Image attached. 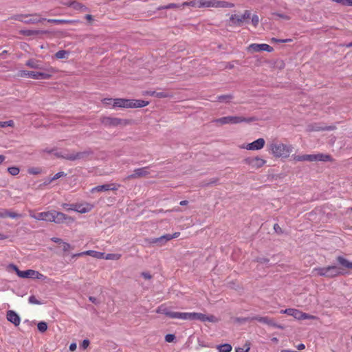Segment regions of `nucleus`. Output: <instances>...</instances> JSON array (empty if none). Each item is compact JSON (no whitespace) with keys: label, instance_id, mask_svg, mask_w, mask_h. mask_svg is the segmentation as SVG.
<instances>
[{"label":"nucleus","instance_id":"obj_64","mask_svg":"<svg viewBox=\"0 0 352 352\" xmlns=\"http://www.w3.org/2000/svg\"><path fill=\"white\" fill-rule=\"evenodd\" d=\"M89 300L91 302H94V303H96V302H97V300H96V298L95 297H94V296H90V297L89 298Z\"/></svg>","mask_w":352,"mask_h":352},{"label":"nucleus","instance_id":"obj_44","mask_svg":"<svg viewBox=\"0 0 352 352\" xmlns=\"http://www.w3.org/2000/svg\"><path fill=\"white\" fill-rule=\"evenodd\" d=\"M316 317L314 316L309 315L308 314L301 312L300 320H305V319L314 320V319H316Z\"/></svg>","mask_w":352,"mask_h":352},{"label":"nucleus","instance_id":"obj_31","mask_svg":"<svg viewBox=\"0 0 352 352\" xmlns=\"http://www.w3.org/2000/svg\"><path fill=\"white\" fill-rule=\"evenodd\" d=\"M70 6H72L75 10H80V11H86L87 10V8L84 6L83 4L77 2V1H73L69 4Z\"/></svg>","mask_w":352,"mask_h":352},{"label":"nucleus","instance_id":"obj_7","mask_svg":"<svg viewBox=\"0 0 352 352\" xmlns=\"http://www.w3.org/2000/svg\"><path fill=\"white\" fill-rule=\"evenodd\" d=\"M250 16L251 13L249 10H245L241 15L232 14L227 22V25L230 27H240L247 19L250 18Z\"/></svg>","mask_w":352,"mask_h":352},{"label":"nucleus","instance_id":"obj_12","mask_svg":"<svg viewBox=\"0 0 352 352\" xmlns=\"http://www.w3.org/2000/svg\"><path fill=\"white\" fill-rule=\"evenodd\" d=\"M91 154V151H85L82 152H73L70 153H66L64 155H59L56 154V155L59 157H62L63 159L70 160V161H75L78 160L84 159L87 157H88L89 155Z\"/></svg>","mask_w":352,"mask_h":352},{"label":"nucleus","instance_id":"obj_49","mask_svg":"<svg viewBox=\"0 0 352 352\" xmlns=\"http://www.w3.org/2000/svg\"><path fill=\"white\" fill-rule=\"evenodd\" d=\"M60 245L64 252H67L72 249L71 245L69 243L64 242V241H63V243H61Z\"/></svg>","mask_w":352,"mask_h":352},{"label":"nucleus","instance_id":"obj_57","mask_svg":"<svg viewBox=\"0 0 352 352\" xmlns=\"http://www.w3.org/2000/svg\"><path fill=\"white\" fill-rule=\"evenodd\" d=\"M141 276L145 278V279H148V280H150L151 278H152V276L148 273V272H142L141 274Z\"/></svg>","mask_w":352,"mask_h":352},{"label":"nucleus","instance_id":"obj_40","mask_svg":"<svg viewBox=\"0 0 352 352\" xmlns=\"http://www.w3.org/2000/svg\"><path fill=\"white\" fill-rule=\"evenodd\" d=\"M344 6H352V0H331Z\"/></svg>","mask_w":352,"mask_h":352},{"label":"nucleus","instance_id":"obj_29","mask_svg":"<svg viewBox=\"0 0 352 352\" xmlns=\"http://www.w3.org/2000/svg\"><path fill=\"white\" fill-rule=\"evenodd\" d=\"M337 261L343 267L348 268V269H352V262H350L345 258H344L342 256H338L337 258Z\"/></svg>","mask_w":352,"mask_h":352},{"label":"nucleus","instance_id":"obj_16","mask_svg":"<svg viewBox=\"0 0 352 352\" xmlns=\"http://www.w3.org/2000/svg\"><path fill=\"white\" fill-rule=\"evenodd\" d=\"M265 141L263 138H258L256 140L241 146L242 148H245L250 151H258L263 148L265 146Z\"/></svg>","mask_w":352,"mask_h":352},{"label":"nucleus","instance_id":"obj_42","mask_svg":"<svg viewBox=\"0 0 352 352\" xmlns=\"http://www.w3.org/2000/svg\"><path fill=\"white\" fill-rule=\"evenodd\" d=\"M14 126V122L13 120L0 122V127H2V128L6 127V126L13 127Z\"/></svg>","mask_w":352,"mask_h":352},{"label":"nucleus","instance_id":"obj_1","mask_svg":"<svg viewBox=\"0 0 352 352\" xmlns=\"http://www.w3.org/2000/svg\"><path fill=\"white\" fill-rule=\"evenodd\" d=\"M156 312L166 315L170 318L181 319L184 320H198L202 322H209L212 323H216L219 321V320L214 315H206L201 313L195 312L188 313L172 311L169 309V308L164 305L160 306L157 309Z\"/></svg>","mask_w":352,"mask_h":352},{"label":"nucleus","instance_id":"obj_35","mask_svg":"<svg viewBox=\"0 0 352 352\" xmlns=\"http://www.w3.org/2000/svg\"><path fill=\"white\" fill-rule=\"evenodd\" d=\"M89 256H91L94 258H96L98 259L104 258V253L100 252H97L94 250H89Z\"/></svg>","mask_w":352,"mask_h":352},{"label":"nucleus","instance_id":"obj_28","mask_svg":"<svg viewBox=\"0 0 352 352\" xmlns=\"http://www.w3.org/2000/svg\"><path fill=\"white\" fill-rule=\"evenodd\" d=\"M146 94L151 96H155V97H157L159 98H169V97L172 96L171 94H170L169 93L166 92V91L157 92V91H146Z\"/></svg>","mask_w":352,"mask_h":352},{"label":"nucleus","instance_id":"obj_32","mask_svg":"<svg viewBox=\"0 0 352 352\" xmlns=\"http://www.w3.org/2000/svg\"><path fill=\"white\" fill-rule=\"evenodd\" d=\"M217 348L219 352H230L232 349V346L228 343L218 345Z\"/></svg>","mask_w":352,"mask_h":352},{"label":"nucleus","instance_id":"obj_5","mask_svg":"<svg viewBox=\"0 0 352 352\" xmlns=\"http://www.w3.org/2000/svg\"><path fill=\"white\" fill-rule=\"evenodd\" d=\"M149 104L148 101L143 100H132L117 98L113 101V107L122 108H139L147 106Z\"/></svg>","mask_w":352,"mask_h":352},{"label":"nucleus","instance_id":"obj_26","mask_svg":"<svg viewBox=\"0 0 352 352\" xmlns=\"http://www.w3.org/2000/svg\"><path fill=\"white\" fill-rule=\"evenodd\" d=\"M301 312V311L296 309H286L280 311L281 314H286L298 320H300Z\"/></svg>","mask_w":352,"mask_h":352},{"label":"nucleus","instance_id":"obj_34","mask_svg":"<svg viewBox=\"0 0 352 352\" xmlns=\"http://www.w3.org/2000/svg\"><path fill=\"white\" fill-rule=\"evenodd\" d=\"M4 214H5V218L10 217L12 219H16V218H19L21 217V214L16 213L14 212L9 211L6 209H4Z\"/></svg>","mask_w":352,"mask_h":352},{"label":"nucleus","instance_id":"obj_60","mask_svg":"<svg viewBox=\"0 0 352 352\" xmlns=\"http://www.w3.org/2000/svg\"><path fill=\"white\" fill-rule=\"evenodd\" d=\"M76 343H72L70 345H69V350L71 351H74L76 349Z\"/></svg>","mask_w":352,"mask_h":352},{"label":"nucleus","instance_id":"obj_14","mask_svg":"<svg viewBox=\"0 0 352 352\" xmlns=\"http://www.w3.org/2000/svg\"><path fill=\"white\" fill-rule=\"evenodd\" d=\"M148 169V166L135 168L133 171V173L128 175L126 178H124V180H130L146 177L149 174Z\"/></svg>","mask_w":352,"mask_h":352},{"label":"nucleus","instance_id":"obj_43","mask_svg":"<svg viewBox=\"0 0 352 352\" xmlns=\"http://www.w3.org/2000/svg\"><path fill=\"white\" fill-rule=\"evenodd\" d=\"M182 4L169 3L166 6L162 7V9H172V8H179L182 7Z\"/></svg>","mask_w":352,"mask_h":352},{"label":"nucleus","instance_id":"obj_37","mask_svg":"<svg viewBox=\"0 0 352 352\" xmlns=\"http://www.w3.org/2000/svg\"><path fill=\"white\" fill-rule=\"evenodd\" d=\"M68 54H69V52L67 51L59 50L56 53L55 56L58 59H63V58H65L67 57V55H68Z\"/></svg>","mask_w":352,"mask_h":352},{"label":"nucleus","instance_id":"obj_36","mask_svg":"<svg viewBox=\"0 0 352 352\" xmlns=\"http://www.w3.org/2000/svg\"><path fill=\"white\" fill-rule=\"evenodd\" d=\"M47 22L49 23H54L56 24H69L71 23L70 20H65V19H47Z\"/></svg>","mask_w":352,"mask_h":352},{"label":"nucleus","instance_id":"obj_45","mask_svg":"<svg viewBox=\"0 0 352 352\" xmlns=\"http://www.w3.org/2000/svg\"><path fill=\"white\" fill-rule=\"evenodd\" d=\"M66 175H67V174H66V173H64V172H63V171L58 172V173H56V174L54 175V177H52V178L50 179V181H54V180H56V179H59V178H60V177H65V176H66Z\"/></svg>","mask_w":352,"mask_h":352},{"label":"nucleus","instance_id":"obj_18","mask_svg":"<svg viewBox=\"0 0 352 352\" xmlns=\"http://www.w3.org/2000/svg\"><path fill=\"white\" fill-rule=\"evenodd\" d=\"M248 50L250 52H261V51H265L268 52H272L274 49L270 45L262 43V44H257V43H252L249 45Z\"/></svg>","mask_w":352,"mask_h":352},{"label":"nucleus","instance_id":"obj_10","mask_svg":"<svg viewBox=\"0 0 352 352\" xmlns=\"http://www.w3.org/2000/svg\"><path fill=\"white\" fill-rule=\"evenodd\" d=\"M100 122L104 126L107 127L117 126L119 125H126L129 123V122L126 120L109 116L102 117L100 118Z\"/></svg>","mask_w":352,"mask_h":352},{"label":"nucleus","instance_id":"obj_2","mask_svg":"<svg viewBox=\"0 0 352 352\" xmlns=\"http://www.w3.org/2000/svg\"><path fill=\"white\" fill-rule=\"evenodd\" d=\"M30 216L37 221H45L58 224L63 223L65 221H74V219L71 217L56 210L42 212L36 214L30 212Z\"/></svg>","mask_w":352,"mask_h":352},{"label":"nucleus","instance_id":"obj_61","mask_svg":"<svg viewBox=\"0 0 352 352\" xmlns=\"http://www.w3.org/2000/svg\"><path fill=\"white\" fill-rule=\"evenodd\" d=\"M298 350H303L305 348V345L302 343L299 344L296 346Z\"/></svg>","mask_w":352,"mask_h":352},{"label":"nucleus","instance_id":"obj_50","mask_svg":"<svg viewBox=\"0 0 352 352\" xmlns=\"http://www.w3.org/2000/svg\"><path fill=\"white\" fill-rule=\"evenodd\" d=\"M256 261L261 264H267L269 263L270 260L267 258L265 257H257L256 258Z\"/></svg>","mask_w":352,"mask_h":352},{"label":"nucleus","instance_id":"obj_11","mask_svg":"<svg viewBox=\"0 0 352 352\" xmlns=\"http://www.w3.org/2000/svg\"><path fill=\"white\" fill-rule=\"evenodd\" d=\"M243 162L245 164L254 169L260 168L266 163V160L258 156L246 157L243 160Z\"/></svg>","mask_w":352,"mask_h":352},{"label":"nucleus","instance_id":"obj_54","mask_svg":"<svg viewBox=\"0 0 352 352\" xmlns=\"http://www.w3.org/2000/svg\"><path fill=\"white\" fill-rule=\"evenodd\" d=\"M175 338V335L173 334H167L165 336V341L167 342H173Z\"/></svg>","mask_w":352,"mask_h":352},{"label":"nucleus","instance_id":"obj_20","mask_svg":"<svg viewBox=\"0 0 352 352\" xmlns=\"http://www.w3.org/2000/svg\"><path fill=\"white\" fill-rule=\"evenodd\" d=\"M251 320H256L259 322L266 324L269 326L275 327H278L280 329L283 328L281 326L278 325L274 319L270 318L269 317H263V316H254V317L251 318Z\"/></svg>","mask_w":352,"mask_h":352},{"label":"nucleus","instance_id":"obj_13","mask_svg":"<svg viewBox=\"0 0 352 352\" xmlns=\"http://www.w3.org/2000/svg\"><path fill=\"white\" fill-rule=\"evenodd\" d=\"M93 208L94 205L87 202H85L82 204H72L69 209L78 212L79 213L83 214L90 212L93 209Z\"/></svg>","mask_w":352,"mask_h":352},{"label":"nucleus","instance_id":"obj_23","mask_svg":"<svg viewBox=\"0 0 352 352\" xmlns=\"http://www.w3.org/2000/svg\"><path fill=\"white\" fill-rule=\"evenodd\" d=\"M149 243H157L160 246L164 245L168 241V234L157 238L147 239Z\"/></svg>","mask_w":352,"mask_h":352},{"label":"nucleus","instance_id":"obj_15","mask_svg":"<svg viewBox=\"0 0 352 352\" xmlns=\"http://www.w3.org/2000/svg\"><path fill=\"white\" fill-rule=\"evenodd\" d=\"M120 187L118 184L111 183L105 184L100 186H97L91 189V192L94 193L96 192L108 191V190H117Z\"/></svg>","mask_w":352,"mask_h":352},{"label":"nucleus","instance_id":"obj_52","mask_svg":"<svg viewBox=\"0 0 352 352\" xmlns=\"http://www.w3.org/2000/svg\"><path fill=\"white\" fill-rule=\"evenodd\" d=\"M259 23L258 16L256 14H254L252 17V23L254 27H256Z\"/></svg>","mask_w":352,"mask_h":352},{"label":"nucleus","instance_id":"obj_41","mask_svg":"<svg viewBox=\"0 0 352 352\" xmlns=\"http://www.w3.org/2000/svg\"><path fill=\"white\" fill-rule=\"evenodd\" d=\"M37 327L39 331L43 333L47 329V324L45 322H39L37 324Z\"/></svg>","mask_w":352,"mask_h":352},{"label":"nucleus","instance_id":"obj_39","mask_svg":"<svg viewBox=\"0 0 352 352\" xmlns=\"http://www.w3.org/2000/svg\"><path fill=\"white\" fill-rule=\"evenodd\" d=\"M8 171L11 175L16 176L19 173L20 169L17 166H11L8 168Z\"/></svg>","mask_w":352,"mask_h":352},{"label":"nucleus","instance_id":"obj_30","mask_svg":"<svg viewBox=\"0 0 352 352\" xmlns=\"http://www.w3.org/2000/svg\"><path fill=\"white\" fill-rule=\"evenodd\" d=\"M312 273L314 275L324 276L327 275V267H315L312 270Z\"/></svg>","mask_w":352,"mask_h":352},{"label":"nucleus","instance_id":"obj_17","mask_svg":"<svg viewBox=\"0 0 352 352\" xmlns=\"http://www.w3.org/2000/svg\"><path fill=\"white\" fill-rule=\"evenodd\" d=\"M18 276L20 278H31L34 279H42L43 277H44L42 274L33 270H28L25 271L19 272H18Z\"/></svg>","mask_w":352,"mask_h":352},{"label":"nucleus","instance_id":"obj_38","mask_svg":"<svg viewBox=\"0 0 352 352\" xmlns=\"http://www.w3.org/2000/svg\"><path fill=\"white\" fill-rule=\"evenodd\" d=\"M218 100L220 102H228L233 98V96L230 94L228 95H221L217 97Z\"/></svg>","mask_w":352,"mask_h":352},{"label":"nucleus","instance_id":"obj_56","mask_svg":"<svg viewBox=\"0 0 352 352\" xmlns=\"http://www.w3.org/2000/svg\"><path fill=\"white\" fill-rule=\"evenodd\" d=\"M179 235H180V232H175L173 234H168V239L169 240L177 238V237L179 236Z\"/></svg>","mask_w":352,"mask_h":352},{"label":"nucleus","instance_id":"obj_47","mask_svg":"<svg viewBox=\"0 0 352 352\" xmlns=\"http://www.w3.org/2000/svg\"><path fill=\"white\" fill-rule=\"evenodd\" d=\"M28 301L30 304L33 305H41V302L38 300L34 296H30L28 298Z\"/></svg>","mask_w":352,"mask_h":352},{"label":"nucleus","instance_id":"obj_19","mask_svg":"<svg viewBox=\"0 0 352 352\" xmlns=\"http://www.w3.org/2000/svg\"><path fill=\"white\" fill-rule=\"evenodd\" d=\"M344 274L343 270L336 265L327 266L326 278H332Z\"/></svg>","mask_w":352,"mask_h":352},{"label":"nucleus","instance_id":"obj_62","mask_svg":"<svg viewBox=\"0 0 352 352\" xmlns=\"http://www.w3.org/2000/svg\"><path fill=\"white\" fill-rule=\"evenodd\" d=\"M11 267L16 272V274L18 275V272H21V270H19V268L14 265H11Z\"/></svg>","mask_w":352,"mask_h":352},{"label":"nucleus","instance_id":"obj_48","mask_svg":"<svg viewBox=\"0 0 352 352\" xmlns=\"http://www.w3.org/2000/svg\"><path fill=\"white\" fill-rule=\"evenodd\" d=\"M28 173L32 175H38L41 173V170L39 168H31L28 169Z\"/></svg>","mask_w":352,"mask_h":352},{"label":"nucleus","instance_id":"obj_53","mask_svg":"<svg viewBox=\"0 0 352 352\" xmlns=\"http://www.w3.org/2000/svg\"><path fill=\"white\" fill-rule=\"evenodd\" d=\"M292 41V40L290 38H287V39H278L276 38H272V41L274 42V43H287V42H291Z\"/></svg>","mask_w":352,"mask_h":352},{"label":"nucleus","instance_id":"obj_25","mask_svg":"<svg viewBox=\"0 0 352 352\" xmlns=\"http://www.w3.org/2000/svg\"><path fill=\"white\" fill-rule=\"evenodd\" d=\"M292 160L295 162H312V154L292 155Z\"/></svg>","mask_w":352,"mask_h":352},{"label":"nucleus","instance_id":"obj_24","mask_svg":"<svg viewBox=\"0 0 352 352\" xmlns=\"http://www.w3.org/2000/svg\"><path fill=\"white\" fill-rule=\"evenodd\" d=\"M25 65L32 69H44L42 62L39 60L31 58L26 61Z\"/></svg>","mask_w":352,"mask_h":352},{"label":"nucleus","instance_id":"obj_59","mask_svg":"<svg viewBox=\"0 0 352 352\" xmlns=\"http://www.w3.org/2000/svg\"><path fill=\"white\" fill-rule=\"evenodd\" d=\"M235 352H248V349L237 347L235 349Z\"/></svg>","mask_w":352,"mask_h":352},{"label":"nucleus","instance_id":"obj_8","mask_svg":"<svg viewBox=\"0 0 352 352\" xmlns=\"http://www.w3.org/2000/svg\"><path fill=\"white\" fill-rule=\"evenodd\" d=\"M12 19L23 22L25 24H35L40 23L46 19L44 18L39 17V14L37 13L32 14H16L12 17Z\"/></svg>","mask_w":352,"mask_h":352},{"label":"nucleus","instance_id":"obj_9","mask_svg":"<svg viewBox=\"0 0 352 352\" xmlns=\"http://www.w3.org/2000/svg\"><path fill=\"white\" fill-rule=\"evenodd\" d=\"M43 70L42 72L31 71L30 74V78L36 80H47L50 79L52 74L56 73L57 71L55 68L51 66L44 67V69H40Z\"/></svg>","mask_w":352,"mask_h":352},{"label":"nucleus","instance_id":"obj_21","mask_svg":"<svg viewBox=\"0 0 352 352\" xmlns=\"http://www.w3.org/2000/svg\"><path fill=\"white\" fill-rule=\"evenodd\" d=\"M7 320L14 324L15 326H18L20 324L21 318L19 316L12 310H9L6 315Z\"/></svg>","mask_w":352,"mask_h":352},{"label":"nucleus","instance_id":"obj_46","mask_svg":"<svg viewBox=\"0 0 352 352\" xmlns=\"http://www.w3.org/2000/svg\"><path fill=\"white\" fill-rule=\"evenodd\" d=\"M234 321L238 323H245L246 322L253 321V320H251V318H236Z\"/></svg>","mask_w":352,"mask_h":352},{"label":"nucleus","instance_id":"obj_51","mask_svg":"<svg viewBox=\"0 0 352 352\" xmlns=\"http://www.w3.org/2000/svg\"><path fill=\"white\" fill-rule=\"evenodd\" d=\"M30 74H31V71L21 70L19 72V76L30 78Z\"/></svg>","mask_w":352,"mask_h":352},{"label":"nucleus","instance_id":"obj_3","mask_svg":"<svg viewBox=\"0 0 352 352\" xmlns=\"http://www.w3.org/2000/svg\"><path fill=\"white\" fill-rule=\"evenodd\" d=\"M182 6H190L196 8H233L234 4L225 1L218 0H191L185 1Z\"/></svg>","mask_w":352,"mask_h":352},{"label":"nucleus","instance_id":"obj_27","mask_svg":"<svg viewBox=\"0 0 352 352\" xmlns=\"http://www.w3.org/2000/svg\"><path fill=\"white\" fill-rule=\"evenodd\" d=\"M19 32H20V34H21L23 35H25L27 36H30L44 34L46 32L43 31V30H20Z\"/></svg>","mask_w":352,"mask_h":352},{"label":"nucleus","instance_id":"obj_33","mask_svg":"<svg viewBox=\"0 0 352 352\" xmlns=\"http://www.w3.org/2000/svg\"><path fill=\"white\" fill-rule=\"evenodd\" d=\"M121 258L120 254H104V258L106 260H119Z\"/></svg>","mask_w":352,"mask_h":352},{"label":"nucleus","instance_id":"obj_6","mask_svg":"<svg viewBox=\"0 0 352 352\" xmlns=\"http://www.w3.org/2000/svg\"><path fill=\"white\" fill-rule=\"evenodd\" d=\"M255 120L256 118L253 117L245 118L243 116H225L220 118L214 119L212 122L219 125H224L236 124L242 122H251Z\"/></svg>","mask_w":352,"mask_h":352},{"label":"nucleus","instance_id":"obj_55","mask_svg":"<svg viewBox=\"0 0 352 352\" xmlns=\"http://www.w3.org/2000/svg\"><path fill=\"white\" fill-rule=\"evenodd\" d=\"M89 343H90V342H89V340H87V339H85V340L82 341V344H81L80 346H81L82 349H86L89 346Z\"/></svg>","mask_w":352,"mask_h":352},{"label":"nucleus","instance_id":"obj_58","mask_svg":"<svg viewBox=\"0 0 352 352\" xmlns=\"http://www.w3.org/2000/svg\"><path fill=\"white\" fill-rule=\"evenodd\" d=\"M51 240L54 243H59L60 245L63 241L61 239L57 237H53L51 239Z\"/></svg>","mask_w":352,"mask_h":352},{"label":"nucleus","instance_id":"obj_22","mask_svg":"<svg viewBox=\"0 0 352 352\" xmlns=\"http://www.w3.org/2000/svg\"><path fill=\"white\" fill-rule=\"evenodd\" d=\"M333 158L329 154H312V162H332Z\"/></svg>","mask_w":352,"mask_h":352},{"label":"nucleus","instance_id":"obj_4","mask_svg":"<svg viewBox=\"0 0 352 352\" xmlns=\"http://www.w3.org/2000/svg\"><path fill=\"white\" fill-rule=\"evenodd\" d=\"M270 149L274 157L287 158L293 151V146L291 144L283 143H272L270 145Z\"/></svg>","mask_w":352,"mask_h":352},{"label":"nucleus","instance_id":"obj_63","mask_svg":"<svg viewBox=\"0 0 352 352\" xmlns=\"http://www.w3.org/2000/svg\"><path fill=\"white\" fill-rule=\"evenodd\" d=\"M274 229L275 230L276 232H279L281 230V228H280V226L278 225V224H275L274 226Z\"/></svg>","mask_w":352,"mask_h":352}]
</instances>
